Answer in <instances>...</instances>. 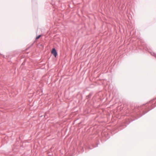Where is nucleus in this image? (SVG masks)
Returning <instances> with one entry per match:
<instances>
[{"label":"nucleus","mask_w":156,"mask_h":156,"mask_svg":"<svg viewBox=\"0 0 156 156\" xmlns=\"http://www.w3.org/2000/svg\"><path fill=\"white\" fill-rule=\"evenodd\" d=\"M51 53L55 57H56L57 55V52L55 48H53L52 49L51 51Z\"/></svg>","instance_id":"1"},{"label":"nucleus","mask_w":156,"mask_h":156,"mask_svg":"<svg viewBox=\"0 0 156 156\" xmlns=\"http://www.w3.org/2000/svg\"><path fill=\"white\" fill-rule=\"evenodd\" d=\"M41 35H39L36 38V39H38L39 38H40V37H41Z\"/></svg>","instance_id":"2"}]
</instances>
